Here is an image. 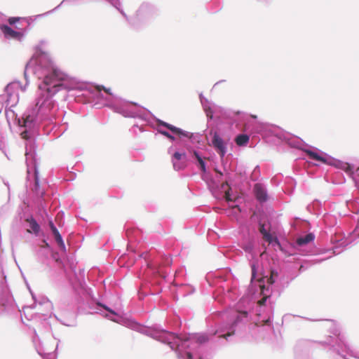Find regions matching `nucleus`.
Masks as SVG:
<instances>
[{
	"instance_id": "obj_12",
	"label": "nucleus",
	"mask_w": 359,
	"mask_h": 359,
	"mask_svg": "<svg viewBox=\"0 0 359 359\" xmlns=\"http://www.w3.org/2000/svg\"><path fill=\"white\" fill-rule=\"evenodd\" d=\"M27 222L29 223V228L32 230L34 233H37L39 231L40 226L35 219H34L33 218L27 219Z\"/></svg>"
},
{
	"instance_id": "obj_34",
	"label": "nucleus",
	"mask_w": 359,
	"mask_h": 359,
	"mask_svg": "<svg viewBox=\"0 0 359 359\" xmlns=\"http://www.w3.org/2000/svg\"><path fill=\"white\" fill-rule=\"evenodd\" d=\"M233 208H237L239 212L241 211V210H240V208H238V205L233 206Z\"/></svg>"
},
{
	"instance_id": "obj_29",
	"label": "nucleus",
	"mask_w": 359,
	"mask_h": 359,
	"mask_svg": "<svg viewBox=\"0 0 359 359\" xmlns=\"http://www.w3.org/2000/svg\"><path fill=\"white\" fill-rule=\"evenodd\" d=\"M231 335V333H227L226 334L222 335V337H224V338H226L227 337H229Z\"/></svg>"
},
{
	"instance_id": "obj_24",
	"label": "nucleus",
	"mask_w": 359,
	"mask_h": 359,
	"mask_svg": "<svg viewBox=\"0 0 359 359\" xmlns=\"http://www.w3.org/2000/svg\"><path fill=\"white\" fill-rule=\"evenodd\" d=\"M266 301V297H263L262 299H260L259 302H258V304L259 305H264L265 304Z\"/></svg>"
},
{
	"instance_id": "obj_30",
	"label": "nucleus",
	"mask_w": 359,
	"mask_h": 359,
	"mask_svg": "<svg viewBox=\"0 0 359 359\" xmlns=\"http://www.w3.org/2000/svg\"><path fill=\"white\" fill-rule=\"evenodd\" d=\"M187 357H188L189 359H191L192 358V355H191V353H187Z\"/></svg>"
},
{
	"instance_id": "obj_16",
	"label": "nucleus",
	"mask_w": 359,
	"mask_h": 359,
	"mask_svg": "<svg viewBox=\"0 0 359 359\" xmlns=\"http://www.w3.org/2000/svg\"><path fill=\"white\" fill-rule=\"evenodd\" d=\"M278 272L271 271V277L268 280V283L270 284H273L275 282L274 278L278 277Z\"/></svg>"
},
{
	"instance_id": "obj_6",
	"label": "nucleus",
	"mask_w": 359,
	"mask_h": 359,
	"mask_svg": "<svg viewBox=\"0 0 359 359\" xmlns=\"http://www.w3.org/2000/svg\"><path fill=\"white\" fill-rule=\"evenodd\" d=\"M259 231L263 236L264 241L269 243L273 242L276 243L278 245H280V243L277 238H273V236L265 229L264 224H260Z\"/></svg>"
},
{
	"instance_id": "obj_23",
	"label": "nucleus",
	"mask_w": 359,
	"mask_h": 359,
	"mask_svg": "<svg viewBox=\"0 0 359 359\" xmlns=\"http://www.w3.org/2000/svg\"><path fill=\"white\" fill-rule=\"evenodd\" d=\"M225 199L226 201H232V199L230 197V194L229 191L225 193Z\"/></svg>"
},
{
	"instance_id": "obj_22",
	"label": "nucleus",
	"mask_w": 359,
	"mask_h": 359,
	"mask_svg": "<svg viewBox=\"0 0 359 359\" xmlns=\"http://www.w3.org/2000/svg\"><path fill=\"white\" fill-rule=\"evenodd\" d=\"M21 137H22V138H23L25 140L29 139L28 133L27 131H24V132L21 133Z\"/></svg>"
},
{
	"instance_id": "obj_15",
	"label": "nucleus",
	"mask_w": 359,
	"mask_h": 359,
	"mask_svg": "<svg viewBox=\"0 0 359 359\" xmlns=\"http://www.w3.org/2000/svg\"><path fill=\"white\" fill-rule=\"evenodd\" d=\"M194 155L195 156L196 158L197 159V161L200 165L201 170L203 172H205L206 171L205 164V162L203 161V158L199 156V154L196 151L194 152Z\"/></svg>"
},
{
	"instance_id": "obj_2",
	"label": "nucleus",
	"mask_w": 359,
	"mask_h": 359,
	"mask_svg": "<svg viewBox=\"0 0 359 359\" xmlns=\"http://www.w3.org/2000/svg\"><path fill=\"white\" fill-rule=\"evenodd\" d=\"M212 144L221 156L223 157L226 154V147L223 140L219 137V135L215 133L213 135Z\"/></svg>"
},
{
	"instance_id": "obj_13",
	"label": "nucleus",
	"mask_w": 359,
	"mask_h": 359,
	"mask_svg": "<svg viewBox=\"0 0 359 359\" xmlns=\"http://www.w3.org/2000/svg\"><path fill=\"white\" fill-rule=\"evenodd\" d=\"M52 233H53V234L54 236L55 241L57 243L59 246L60 248H65L64 242L62 241V236L60 234L58 230L57 229H53V231H52Z\"/></svg>"
},
{
	"instance_id": "obj_3",
	"label": "nucleus",
	"mask_w": 359,
	"mask_h": 359,
	"mask_svg": "<svg viewBox=\"0 0 359 359\" xmlns=\"http://www.w3.org/2000/svg\"><path fill=\"white\" fill-rule=\"evenodd\" d=\"M1 30L6 39H20L22 34L11 29L8 25H2Z\"/></svg>"
},
{
	"instance_id": "obj_27",
	"label": "nucleus",
	"mask_w": 359,
	"mask_h": 359,
	"mask_svg": "<svg viewBox=\"0 0 359 359\" xmlns=\"http://www.w3.org/2000/svg\"><path fill=\"white\" fill-rule=\"evenodd\" d=\"M241 314L243 316V317H247L248 316V312L247 311H242L241 312Z\"/></svg>"
},
{
	"instance_id": "obj_11",
	"label": "nucleus",
	"mask_w": 359,
	"mask_h": 359,
	"mask_svg": "<svg viewBox=\"0 0 359 359\" xmlns=\"http://www.w3.org/2000/svg\"><path fill=\"white\" fill-rule=\"evenodd\" d=\"M170 130L172 131L173 133L179 135L180 137L184 136V137H190L189 133L188 132L183 131L180 128H177L172 125L170 127Z\"/></svg>"
},
{
	"instance_id": "obj_35",
	"label": "nucleus",
	"mask_w": 359,
	"mask_h": 359,
	"mask_svg": "<svg viewBox=\"0 0 359 359\" xmlns=\"http://www.w3.org/2000/svg\"><path fill=\"white\" fill-rule=\"evenodd\" d=\"M358 171H359V169H358Z\"/></svg>"
},
{
	"instance_id": "obj_19",
	"label": "nucleus",
	"mask_w": 359,
	"mask_h": 359,
	"mask_svg": "<svg viewBox=\"0 0 359 359\" xmlns=\"http://www.w3.org/2000/svg\"><path fill=\"white\" fill-rule=\"evenodd\" d=\"M20 20V18H18V17H12V18H10L8 20V23L12 25H14L15 23H16L17 22H18L19 20Z\"/></svg>"
},
{
	"instance_id": "obj_9",
	"label": "nucleus",
	"mask_w": 359,
	"mask_h": 359,
	"mask_svg": "<svg viewBox=\"0 0 359 359\" xmlns=\"http://www.w3.org/2000/svg\"><path fill=\"white\" fill-rule=\"evenodd\" d=\"M248 141L249 136L245 134L238 135L235 139V142L238 146H244L248 142Z\"/></svg>"
},
{
	"instance_id": "obj_33",
	"label": "nucleus",
	"mask_w": 359,
	"mask_h": 359,
	"mask_svg": "<svg viewBox=\"0 0 359 359\" xmlns=\"http://www.w3.org/2000/svg\"><path fill=\"white\" fill-rule=\"evenodd\" d=\"M35 184H36V186H37V185H38V184H39V180H38L37 177H36V179H35Z\"/></svg>"
},
{
	"instance_id": "obj_28",
	"label": "nucleus",
	"mask_w": 359,
	"mask_h": 359,
	"mask_svg": "<svg viewBox=\"0 0 359 359\" xmlns=\"http://www.w3.org/2000/svg\"><path fill=\"white\" fill-rule=\"evenodd\" d=\"M43 245H41V247H48L49 245L48 243H46L45 241H43Z\"/></svg>"
},
{
	"instance_id": "obj_21",
	"label": "nucleus",
	"mask_w": 359,
	"mask_h": 359,
	"mask_svg": "<svg viewBox=\"0 0 359 359\" xmlns=\"http://www.w3.org/2000/svg\"><path fill=\"white\" fill-rule=\"evenodd\" d=\"M161 133H162L164 136L167 137L168 138H169V139H170V140H175V137H174L172 135H170L168 132H166V131H161Z\"/></svg>"
},
{
	"instance_id": "obj_18",
	"label": "nucleus",
	"mask_w": 359,
	"mask_h": 359,
	"mask_svg": "<svg viewBox=\"0 0 359 359\" xmlns=\"http://www.w3.org/2000/svg\"><path fill=\"white\" fill-rule=\"evenodd\" d=\"M208 340L207 336L205 335H200L197 337V341L200 344H203L206 342Z\"/></svg>"
},
{
	"instance_id": "obj_17",
	"label": "nucleus",
	"mask_w": 359,
	"mask_h": 359,
	"mask_svg": "<svg viewBox=\"0 0 359 359\" xmlns=\"http://www.w3.org/2000/svg\"><path fill=\"white\" fill-rule=\"evenodd\" d=\"M22 119H23V126H27V123H32L34 121L33 116H32L30 115L27 116L25 118H22Z\"/></svg>"
},
{
	"instance_id": "obj_32",
	"label": "nucleus",
	"mask_w": 359,
	"mask_h": 359,
	"mask_svg": "<svg viewBox=\"0 0 359 359\" xmlns=\"http://www.w3.org/2000/svg\"><path fill=\"white\" fill-rule=\"evenodd\" d=\"M269 323H270V319L269 318L264 321V324L265 325H268Z\"/></svg>"
},
{
	"instance_id": "obj_20",
	"label": "nucleus",
	"mask_w": 359,
	"mask_h": 359,
	"mask_svg": "<svg viewBox=\"0 0 359 359\" xmlns=\"http://www.w3.org/2000/svg\"><path fill=\"white\" fill-rule=\"evenodd\" d=\"M96 88H97V90L98 91H100V90H104V92H106L107 93H108V94H111V93H110V89H109V88H104V86H97L96 87Z\"/></svg>"
},
{
	"instance_id": "obj_8",
	"label": "nucleus",
	"mask_w": 359,
	"mask_h": 359,
	"mask_svg": "<svg viewBox=\"0 0 359 359\" xmlns=\"http://www.w3.org/2000/svg\"><path fill=\"white\" fill-rule=\"evenodd\" d=\"M314 239L313 233H308L304 236H301L297 239V245L302 246L308 244Z\"/></svg>"
},
{
	"instance_id": "obj_10",
	"label": "nucleus",
	"mask_w": 359,
	"mask_h": 359,
	"mask_svg": "<svg viewBox=\"0 0 359 359\" xmlns=\"http://www.w3.org/2000/svg\"><path fill=\"white\" fill-rule=\"evenodd\" d=\"M172 340H178V339L172 333H168L165 342L169 344L171 348L174 349L176 346H178L179 344L177 341H172Z\"/></svg>"
},
{
	"instance_id": "obj_14",
	"label": "nucleus",
	"mask_w": 359,
	"mask_h": 359,
	"mask_svg": "<svg viewBox=\"0 0 359 359\" xmlns=\"http://www.w3.org/2000/svg\"><path fill=\"white\" fill-rule=\"evenodd\" d=\"M306 154L309 156V157L311 159L321 161L323 163L325 162V159L323 157L319 156L317 153H316L314 151L308 150V151H306Z\"/></svg>"
},
{
	"instance_id": "obj_5",
	"label": "nucleus",
	"mask_w": 359,
	"mask_h": 359,
	"mask_svg": "<svg viewBox=\"0 0 359 359\" xmlns=\"http://www.w3.org/2000/svg\"><path fill=\"white\" fill-rule=\"evenodd\" d=\"M186 159L185 154L175 152L173 155L172 163L175 170H180L185 166L184 162L178 163V161Z\"/></svg>"
},
{
	"instance_id": "obj_31",
	"label": "nucleus",
	"mask_w": 359,
	"mask_h": 359,
	"mask_svg": "<svg viewBox=\"0 0 359 359\" xmlns=\"http://www.w3.org/2000/svg\"><path fill=\"white\" fill-rule=\"evenodd\" d=\"M104 308H105V309H106V310L109 311V312H111V313L115 314V312H114V311H111V310L109 309H108V308H107V307H104Z\"/></svg>"
},
{
	"instance_id": "obj_26",
	"label": "nucleus",
	"mask_w": 359,
	"mask_h": 359,
	"mask_svg": "<svg viewBox=\"0 0 359 359\" xmlns=\"http://www.w3.org/2000/svg\"><path fill=\"white\" fill-rule=\"evenodd\" d=\"M161 125L165 126V127H166L169 130L170 129V127L172 126V125H170V124H169L168 123H165V122H162Z\"/></svg>"
},
{
	"instance_id": "obj_4",
	"label": "nucleus",
	"mask_w": 359,
	"mask_h": 359,
	"mask_svg": "<svg viewBox=\"0 0 359 359\" xmlns=\"http://www.w3.org/2000/svg\"><path fill=\"white\" fill-rule=\"evenodd\" d=\"M254 191L256 198L260 202H264L267 199V194L263 186L260 184H255Z\"/></svg>"
},
{
	"instance_id": "obj_1",
	"label": "nucleus",
	"mask_w": 359,
	"mask_h": 359,
	"mask_svg": "<svg viewBox=\"0 0 359 359\" xmlns=\"http://www.w3.org/2000/svg\"><path fill=\"white\" fill-rule=\"evenodd\" d=\"M65 79L66 75L55 69L45 76L43 85L47 95L45 97L44 94L42 93L39 97L36 103L38 111H42L45 114L53 107L54 103L50 97L58 91V88L62 86V81Z\"/></svg>"
},
{
	"instance_id": "obj_25",
	"label": "nucleus",
	"mask_w": 359,
	"mask_h": 359,
	"mask_svg": "<svg viewBox=\"0 0 359 359\" xmlns=\"http://www.w3.org/2000/svg\"><path fill=\"white\" fill-rule=\"evenodd\" d=\"M49 226L52 231H53V229H57L52 221L49 222Z\"/></svg>"
},
{
	"instance_id": "obj_7",
	"label": "nucleus",
	"mask_w": 359,
	"mask_h": 359,
	"mask_svg": "<svg viewBox=\"0 0 359 359\" xmlns=\"http://www.w3.org/2000/svg\"><path fill=\"white\" fill-rule=\"evenodd\" d=\"M32 60H34L36 64H39V65H41L43 62H44L45 63L49 62V58L48 55L46 53L42 52L41 50H37L35 53Z\"/></svg>"
}]
</instances>
